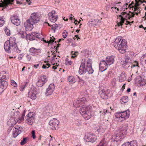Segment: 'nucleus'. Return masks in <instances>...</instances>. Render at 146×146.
<instances>
[{
	"label": "nucleus",
	"mask_w": 146,
	"mask_h": 146,
	"mask_svg": "<svg viewBox=\"0 0 146 146\" xmlns=\"http://www.w3.org/2000/svg\"><path fill=\"white\" fill-rule=\"evenodd\" d=\"M4 48L5 51L8 53L13 51L19 53L21 51L17 47L16 38L13 37H10L9 40L5 43Z\"/></svg>",
	"instance_id": "obj_1"
},
{
	"label": "nucleus",
	"mask_w": 146,
	"mask_h": 146,
	"mask_svg": "<svg viewBox=\"0 0 146 146\" xmlns=\"http://www.w3.org/2000/svg\"><path fill=\"white\" fill-rule=\"evenodd\" d=\"M92 60L90 59L86 61L85 59H83L79 70V73L82 74L88 72L89 74L93 73L94 70L92 67Z\"/></svg>",
	"instance_id": "obj_2"
},
{
	"label": "nucleus",
	"mask_w": 146,
	"mask_h": 146,
	"mask_svg": "<svg viewBox=\"0 0 146 146\" xmlns=\"http://www.w3.org/2000/svg\"><path fill=\"white\" fill-rule=\"evenodd\" d=\"M127 129V125H123L120 129L116 131L115 133V134L111 138V141H115L119 140L121 137L125 135Z\"/></svg>",
	"instance_id": "obj_3"
},
{
	"label": "nucleus",
	"mask_w": 146,
	"mask_h": 146,
	"mask_svg": "<svg viewBox=\"0 0 146 146\" xmlns=\"http://www.w3.org/2000/svg\"><path fill=\"white\" fill-rule=\"evenodd\" d=\"M119 17L120 18L119 21H117V25L119 27H122L123 24L124 23L125 20L129 19L131 18L134 16V14L130 12L129 13H127L125 12H122L121 15H119Z\"/></svg>",
	"instance_id": "obj_4"
},
{
	"label": "nucleus",
	"mask_w": 146,
	"mask_h": 146,
	"mask_svg": "<svg viewBox=\"0 0 146 146\" xmlns=\"http://www.w3.org/2000/svg\"><path fill=\"white\" fill-rule=\"evenodd\" d=\"M56 12L55 10H52L49 12L48 17L50 21L53 23H55L58 19V16L56 14Z\"/></svg>",
	"instance_id": "obj_5"
},
{
	"label": "nucleus",
	"mask_w": 146,
	"mask_h": 146,
	"mask_svg": "<svg viewBox=\"0 0 146 146\" xmlns=\"http://www.w3.org/2000/svg\"><path fill=\"white\" fill-rule=\"evenodd\" d=\"M29 19H30L33 24H35L39 21L40 18L37 13H34L31 14Z\"/></svg>",
	"instance_id": "obj_6"
},
{
	"label": "nucleus",
	"mask_w": 146,
	"mask_h": 146,
	"mask_svg": "<svg viewBox=\"0 0 146 146\" xmlns=\"http://www.w3.org/2000/svg\"><path fill=\"white\" fill-rule=\"evenodd\" d=\"M59 121L56 118H53L51 119L49 122L50 127L53 130H55L57 128L58 125L59 124Z\"/></svg>",
	"instance_id": "obj_7"
},
{
	"label": "nucleus",
	"mask_w": 146,
	"mask_h": 146,
	"mask_svg": "<svg viewBox=\"0 0 146 146\" xmlns=\"http://www.w3.org/2000/svg\"><path fill=\"white\" fill-rule=\"evenodd\" d=\"M86 101V98H82L81 99H79L77 100L74 101L73 103L74 106L76 108L80 107V106L84 105Z\"/></svg>",
	"instance_id": "obj_8"
},
{
	"label": "nucleus",
	"mask_w": 146,
	"mask_h": 146,
	"mask_svg": "<svg viewBox=\"0 0 146 146\" xmlns=\"http://www.w3.org/2000/svg\"><path fill=\"white\" fill-rule=\"evenodd\" d=\"M126 41L124 39H122L121 40V43L119 46L120 48H119L118 50L120 53H124L126 52L127 49Z\"/></svg>",
	"instance_id": "obj_9"
},
{
	"label": "nucleus",
	"mask_w": 146,
	"mask_h": 146,
	"mask_svg": "<svg viewBox=\"0 0 146 146\" xmlns=\"http://www.w3.org/2000/svg\"><path fill=\"white\" fill-rule=\"evenodd\" d=\"M46 81V77L43 76L38 78L36 84L38 87H41L45 84Z\"/></svg>",
	"instance_id": "obj_10"
},
{
	"label": "nucleus",
	"mask_w": 146,
	"mask_h": 146,
	"mask_svg": "<svg viewBox=\"0 0 146 146\" xmlns=\"http://www.w3.org/2000/svg\"><path fill=\"white\" fill-rule=\"evenodd\" d=\"M10 20L12 23L15 25L18 26L20 24V20L18 16L16 15H13L11 16Z\"/></svg>",
	"instance_id": "obj_11"
},
{
	"label": "nucleus",
	"mask_w": 146,
	"mask_h": 146,
	"mask_svg": "<svg viewBox=\"0 0 146 146\" xmlns=\"http://www.w3.org/2000/svg\"><path fill=\"white\" fill-rule=\"evenodd\" d=\"M84 139L86 141L93 143L95 141L96 138L93 134L88 133L85 135Z\"/></svg>",
	"instance_id": "obj_12"
},
{
	"label": "nucleus",
	"mask_w": 146,
	"mask_h": 146,
	"mask_svg": "<svg viewBox=\"0 0 146 146\" xmlns=\"http://www.w3.org/2000/svg\"><path fill=\"white\" fill-rule=\"evenodd\" d=\"M24 26L26 31H31L33 28V24L31 23L30 19H28L25 22Z\"/></svg>",
	"instance_id": "obj_13"
},
{
	"label": "nucleus",
	"mask_w": 146,
	"mask_h": 146,
	"mask_svg": "<svg viewBox=\"0 0 146 146\" xmlns=\"http://www.w3.org/2000/svg\"><path fill=\"white\" fill-rule=\"evenodd\" d=\"M26 122L30 125H32L34 120L33 114V113H29L26 117Z\"/></svg>",
	"instance_id": "obj_14"
},
{
	"label": "nucleus",
	"mask_w": 146,
	"mask_h": 146,
	"mask_svg": "<svg viewBox=\"0 0 146 146\" xmlns=\"http://www.w3.org/2000/svg\"><path fill=\"white\" fill-rule=\"evenodd\" d=\"M55 89V86L53 84L49 85L48 87L47 88L45 94L47 96L51 95L53 93Z\"/></svg>",
	"instance_id": "obj_15"
},
{
	"label": "nucleus",
	"mask_w": 146,
	"mask_h": 146,
	"mask_svg": "<svg viewBox=\"0 0 146 146\" xmlns=\"http://www.w3.org/2000/svg\"><path fill=\"white\" fill-rule=\"evenodd\" d=\"M108 65L105 60L101 61L99 65L100 70L103 72L106 70L108 68Z\"/></svg>",
	"instance_id": "obj_16"
},
{
	"label": "nucleus",
	"mask_w": 146,
	"mask_h": 146,
	"mask_svg": "<svg viewBox=\"0 0 146 146\" xmlns=\"http://www.w3.org/2000/svg\"><path fill=\"white\" fill-rule=\"evenodd\" d=\"M21 127L19 126L15 127L13 129V136L15 138L21 132Z\"/></svg>",
	"instance_id": "obj_17"
},
{
	"label": "nucleus",
	"mask_w": 146,
	"mask_h": 146,
	"mask_svg": "<svg viewBox=\"0 0 146 146\" xmlns=\"http://www.w3.org/2000/svg\"><path fill=\"white\" fill-rule=\"evenodd\" d=\"M29 52L30 54L33 56L38 55L41 53L40 49H37L34 47H31L30 48Z\"/></svg>",
	"instance_id": "obj_18"
},
{
	"label": "nucleus",
	"mask_w": 146,
	"mask_h": 146,
	"mask_svg": "<svg viewBox=\"0 0 146 146\" xmlns=\"http://www.w3.org/2000/svg\"><path fill=\"white\" fill-rule=\"evenodd\" d=\"M122 40L120 37H118L116 38L114 42V46L117 50L119 48H120L119 46L121 43Z\"/></svg>",
	"instance_id": "obj_19"
},
{
	"label": "nucleus",
	"mask_w": 146,
	"mask_h": 146,
	"mask_svg": "<svg viewBox=\"0 0 146 146\" xmlns=\"http://www.w3.org/2000/svg\"><path fill=\"white\" fill-rule=\"evenodd\" d=\"M114 57L113 56H108L106 57V60L105 61L108 66H110L114 63Z\"/></svg>",
	"instance_id": "obj_20"
},
{
	"label": "nucleus",
	"mask_w": 146,
	"mask_h": 146,
	"mask_svg": "<svg viewBox=\"0 0 146 146\" xmlns=\"http://www.w3.org/2000/svg\"><path fill=\"white\" fill-rule=\"evenodd\" d=\"M130 111L129 110L121 112V118L124 120L129 118L130 115Z\"/></svg>",
	"instance_id": "obj_21"
},
{
	"label": "nucleus",
	"mask_w": 146,
	"mask_h": 146,
	"mask_svg": "<svg viewBox=\"0 0 146 146\" xmlns=\"http://www.w3.org/2000/svg\"><path fill=\"white\" fill-rule=\"evenodd\" d=\"M4 82V81L1 82L0 81V94L3 92L7 86V82H5L4 84H3Z\"/></svg>",
	"instance_id": "obj_22"
},
{
	"label": "nucleus",
	"mask_w": 146,
	"mask_h": 146,
	"mask_svg": "<svg viewBox=\"0 0 146 146\" xmlns=\"http://www.w3.org/2000/svg\"><path fill=\"white\" fill-rule=\"evenodd\" d=\"M90 109V108L86 106L85 105H83L79 110V112L82 115L84 113H86V112Z\"/></svg>",
	"instance_id": "obj_23"
},
{
	"label": "nucleus",
	"mask_w": 146,
	"mask_h": 146,
	"mask_svg": "<svg viewBox=\"0 0 146 146\" xmlns=\"http://www.w3.org/2000/svg\"><path fill=\"white\" fill-rule=\"evenodd\" d=\"M4 2H2V3H0V7L4 8L6 7L9 4H11L12 3L11 2L10 0H3Z\"/></svg>",
	"instance_id": "obj_24"
},
{
	"label": "nucleus",
	"mask_w": 146,
	"mask_h": 146,
	"mask_svg": "<svg viewBox=\"0 0 146 146\" xmlns=\"http://www.w3.org/2000/svg\"><path fill=\"white\" fill-rule=\"evenodd\" d=\"M99 94L100 97L103 99H106L108 98V95L104 90H101L99 91Z\"/></svg>",
	"instance_id": "obj_25"
},
{
	"label": "nucleus",
	"mask_w": 146,
	"mask_h": 146,
	"mask_svg": "<svg viewBox=\"0 0 146 146\" xmlns=\"http://www.w3.org/2000/svg\"><path fill=\"white\" fill-rule=\"evenodd\" d=\"M21 114L18 111H16L14 113V117L15 118V120L18 121L19 120H21V117L20 116Z\"/></svg>",
	"instance_id": "obj_26"
},
{
	"label": "nucleus",
	"mask_w": 146,
	"mask_h": 146,
	"mask_svg": "<svg viewBox=\"0 0 146 146\" xmlns=\"http://www.w3.org/2000/svg\"><path fill=\"white\" fill-rule=\"evenodd\" d=\"M90 110L87 111L86 113H84L82 115L83 117L85 119V120H88L91 117V115L90 113Z\"/></svg>",
	"instance_id": "obj_27"
},
{
	"label": "nucleus",
	"mask_w": 146,
	"mask_h": 146,
	"mask_svg": "<svg viewBox=\"0 0 146 146\" xmlns=\"http://www.w3.org/2000/svg\"><path fill=\"white\" fill-rule=\"evenodd\" d=\"M28 96L33 100H35L36 99V92L30 91L28 93Z\"/></svg>",
	"instance_id": "obj_28"
},
{
	"label": "nucleus",
	"mask_w": 146,
	"mask_h": 146,
	"mask_svg": "<svg viewBox=\"0 0 146 146\" xmlns=\"http://www.w3.org/2000/svg\"><path fill=\"white\" fill-rule=\"evenodd\" d=\"M88 24L89 27H92L97 24V22L94 19H91L89 20Z\"/></svg>",
	"instance_id": "obj_29"
},
{
	"label": "nucleus",
	"mask_w": 146,
	"mask_h": 146,
	"mask_svg": "<svg viewBox=\"0 0 146 146\" xmlns=\"http://www.w3.org/2000/svg\"><path fill=\"white\" fill-rule=\"evenodd\" d=\"M131 62H129V63L125 62L123 60H121V63L122 65V66L125 68H128L131 64Z\"/></svg>",
	"instance_id": "obj_30"
},
{
	"label": "nucleus",
	"mask_w": 146,
	"mask_h": 146,
	"mask_svg": "<svg viewBox=\"0 0 146 146\" xmlns=\"http://www.w3.org/2000/svg\"><path fill=\"white\" fill-rule=\"evenodd\" d=\"M37 35V33L36 32H32L31 35H29V38L30 40H35V38L36 35Z\"/></svg>",
	"instance_id": "obj_31"
},
{
	"label": "nucleus",
	"mask_w": 146,
	"mask_h": 146,
	"mask_svg": "<svg viewBox=\"0 0 146 146\" xmlns=\"http://www.w3.org/2000/svg\"><path fill=\"white\" fill-rule=\"evenodd\" d=\"M18 33L21 35V36L23 38H25L26 37H27V38L28 37H29V35L27 34L26 32L23 31H20Z\"/></svg>",
	"instance_id": "obj_32"
},
{
	"label": "nucleus",
	"mask_w": 146,
	"mask_h": 146,
	"mask_svg": "<svg viewBox=\"0 0 146 146\" xmlns=\"http://www.w3.org/2000/svg\"><path fill=\"white\" fill-rule=\"evenodd\" d=\"M138 83L141 86H144L146 84V80L144 78H140L138 81Z\"/></svg>",
	"instance_id": "obj_33"
},
{
	"label": "nucleus",
	"mask_w": 146,
	"mask_h": 146,
	"mask_svg": "<svg viewBox=\"0 0 146 146\" xmlns=\"http://www.w3.org/2000/svg\"><path fill=\"white\" fill-rule=\"evenodd\" d=\"M132 8H133L134 12H135L134 15L136 14L137 15H138L139 13H140V7H132Z\"/></svg>",
	"instance_id": "obj_34"
},
{
	"label": "nucleus",
	"mask_w": 146,
	"mask_h": 146,
	"mask_svg": "<svg viewBox=\"0 0 146 146\" xmlns=\"http://www.w3.org/2000/svg\"><path fill=\"white\" fill-rule=\"evenodd\" d=\"M107 143L106 142L105 139H103L100 142L99 145H98V146H107Z\"/></svg>",
	"instance_id": "obj_35"
},
{
	"label": "nucleus",
	"mask_w": 146,
	"mask_h": 146,
	"mask_svg": "<svg viewBox=\"0 0 146 146\" xmlns=\"http://www.w3.org/2000/svg\"><path fill=\"white\" fill-rule=\"evenodd\" d=\"M68 80L70 84H73L75 82V79L72 76H70L68 78Z\"/></svg>",
	"instance_id": "obj_36"
},
{
	"label": "nucleus",
	"mask_w": 146,
	"mask_h": 146,
	"mask_svg": "<svg viewBox=\"0 0 146 146\" xmlns=\"http://www.w3.org/2000/svg\"><path fill=\"white\" fill-rule=\"evenodd\" d=\"M5 18L3 16H0V27L2 26L5 23Z\"/></svg>",
	"instance_id": "obj_37"
},
{
	"label": "nucleus",
	"mask_w": 146,
	"mask_h": 146,
	"mask_svg": "<svg viewBox=\"0 0 146 146\" xmlns=\"http://www.w3.org/2000/svg\"><path fill=\"white\" fill-rule=\"evenodd\" d=\"M58 25H57L56 24H55L52 25V26L51 27V29L53 31L54 33H55V30L58 29Z\"/></svg>",
	"instance_id": "obj_38"
},
{
	"label": "nucleus",
	"mask_w": 146,
	"mask_h": 146,
	"mask_svg": "<svg viewBox=\"0 0 146 146\" xmlns=\"http://www.w3.org/2000/svg\"><path fill=\"white\" fill-rule=\"evenodd\" d=\"M3 73H0V81L2 82L3 81L6 82L4 80H3V81H2L1 80L2 79H5L6 78V76L5 75H3ZM3 84H4V82H3Z\"/></svg>",
	"instance_id": "obj_39"
},
{
	"label": "nucleus",
	"mask_w": 146,
	"mask_h": 146,
	"mask_svg": "<svg viewBox=\"0 0 146 146\" xmlns=\"http://www.w3.org/2000/svg\"><path fill=\"white\" fill-rule=\"evenodd\" d=\"M126 79V77L124 74L122 73L119 78V80L122 82L125 80Z\"/></svg>",
	"instance_id": "obj_40"
},
{
	"label": "nucleus",
	"mask_w": 146,
	"mask_h": 146,
	"mask_svg": "<svg viewBox=\"0 0 146 146\" xmlns=\"http://www.w3.org/2000/svg\"><path fill=\"white\" fill-rule=\"evenodd\" d=\"M28 138L27 137L24 138L21 141L20 144L21 145H23L26 144L27 142V140Z\"/></svg>",
	"instance_id": "obj_41"
},
{
	"label": "nucleus",
	"mask_w": 146,
	"mask_h": 146,
	"mask_svg": "<svg viewBox=\"0 0 146 146\" xmlns=\"http://www.w3.org/2000/svg\"><path fill=\"white\" fill-rule=\"evenodd\" d=\"M128 100V97L126 96L123 97L121 99V101L124 103L127 102Z\"/></svg>",
	"instance_id": "obj_42"
},
{
	"label": "nucleus",
	"mask_w": 146,
	"mask_h": 146,
	"mask_svg": "<svg viewBox=\"0 0 146 146\" xmlns=\"http://www.w3.org/2000/svg\"><path fill=\"white\" fill-rule=\"evenodd\" d=\"M130 146H137V144L136 141H133L129 142Z\"/></svg>",
	"instance_id": "obj_43"
},
{
	"label": "nucleus",
	"mask_w": 146,
	"mask_h": 146,
	"mask_svg": "<svg viewBox=\"0 0 146 146\" xmlns=\"http://www.w3.org/2000/svg\"><path fill=\"white\" fill-rule=\"evenodd\" d=\"M124 61L125 62H131V60L130 58L127 56H126L125 57Z\"/></svg>",
	"instance_id": "obj_44"
},
{
	"label": "nucleus",
	"mask_w": 146,
	"mask_h": 146,
	"mask_svg": "<svg viewBox=\"0 0 146 146\" xmlns=\"http://www.w3.org/2000/svg\"><path fill=\"white\" fill-rule=\"evenodd\" d=\"M115 116L117 118H121V112L116 113L115 114Z\"/></svg>",
	"instance_id": "obj_45"
},
{
	"label": "nucleus",
	"mask_w": 146,
	"mask_h": 146,
	"mask_svg": "<svg viewBox=\"0 0 146 146\" xmlns=\"http://www.w3.org/2000/svg\"><path fill=\"white\" fill-rule=\"evenodd\" d=\"M68 58H66V62H65V64L66 65H71L72 63V62L71 60L68 61Z\"/></svg>",
	"instance_id": "obj_46"
},
{
	"label": "nucleus",
	"mask_w": 146,
	"mask_h": 146,
	"mask_svg": "<svg viewBox=\"0 0 146 146\" xmlns=\"http://www.w3.org/2000/svg\"><path fill=\"white\" fill-rule=\"evenodd\" d=\"M100 113H102V114L103 115H105L106 113H108L109 114H110V113L109 112L108 110H102L100 112Z\"/></svg>",
	"instance_id": "obj_47"
},
{
	"label": "nucleus",
	"mask_w": 146,
	"mask_h": 146,
	"mask_svg": "<svg viewBox=\"0 0 146 146\" xmlns=\"http://www.w3.org/2000/svg\"><path fill=\"white\" fill-rule=\"evenodd\" d=\"M68 32L67 31L65 30L62 33V36L64 38H66L67 36Z\"/></svg>",
	"instance_id": "obj_48"
},
{
	"label": "nucleus",
	"mask_w": 146,
	"mask_h": 146,
	"mask_svg": "<svg viewBox=\"0 0 146 146\" xmlns=\"http://www.w3.org/2000/svg\"><path fill=\"white\" fill-rule=\"evenodd\" d=\"M5 31L6 35L8 36H9L10 35V33L9 30L7 29H5Z\"/></svg>",
	"instance_id": "obj_49"
},
{
	"label": "nucleus",
	"mask_w": 146,
	"mask_h": 146,
	"mask_svg": "<svg viewBox=\"0 0 146 146\" xmlns=\"http://www.w3.org/2000/svg\"><path fill=\"white\" fill-rule=\"evenodd\" d=\"M11 83V84L14 87H16L17 86V84L14 80H12Z\"/></svg>",
	"instance_id": "obj_50"
},
{
	"label": "nucleus",
	"mask_w": 146,
	"mask_h": 146,
	"mask_svg": "<svg viewBox=\"0 0 146 146\" xmlns=\"http://www.w3.org/2000/svg\"><path fill=\"white\" fill-rule=\"evenodd\" d=\"M78 81L79 83L80 84H83L84 81L81 78L79 77L78 76Z\"/></svg>",
	"instance_id": "obj_51"
},
{
	"label": "nucleus",
	"mask_w": 146,
	"mask_h": 146,
	"mask_svg": "<svg viewBox=\"0 0 146 146\" xmlns=\"http://www.w3.org/2000/svg\"><path fill=\"white\" fill-rule=\"evenodd\" d=\"M26 58L27 59V60L30 61L31 60L32 57L29 54H27L26 55Z\"/></svg>",
	"instance_id": "obj_52"
},
{
	"label": "nucleus",
	"mask_w": 146,
	"mask_h": 146,
	"mask_svg": "<svg viewBox=\"0 0 146 146\" xmlns=\"http://www.w3.org/2000/svg\"><path fill=\"white\" fill-rule=\"evenodd\" d=\"M32 137H33V138L34 139L36 138V136L35 135V131L33 130L32 131Z\"/></svg>",
	"instance_id": "obj_53"
},
{
	"label": "nucleus",
	"mask_w": 146,
	"mask_h": 146,
	"mask_svg": "<svg viewBox=\"0 0 146 146\" xmlns=\"http://www.w3.org/2000/svg\"><path fill=\"white\" fill-rule=\"evenodd\" d=\"M27 84V82H26V84L24 85V86H22L20 88V91H22L25 88V86L26 85V84Z\"/></svg>",
	"instance_id": "obj_54"
},
{
	"label": "nucleus",
	"mask_w": 146,
	"mask_h": 146,
	"mask_svg": "<svg viewBox=\"0 0 146 146\" xmlns=\"http://www.w3.org/2000/svg\"><path fill=\"white\" fill-rule=\"evenodd\" d=\"M121 146H130L129 142H127L123 144Z\"/></svg>",
	"instance_id": "obj_55"
},
{
	"label": "nucleus",
	"mask_w": 146,
	"mask_h": 146,
	"mask_svg": "<svg viewBox=\"0 0 146 146\" xmlns=\"http://www.w3.org/2000/svg\"><path fill=\"white\" fill-rule=\"evenodd\" d=\"M81 121L80 120L78 119L76 121V123L77 124V125H79L81 124Z\"/></svg>",
	"instance_id": "obj_56"
},
{
	"label": "nucleus",
	"mask_w": 146,
	"mask_h": 146,
	"mask_svg": "<svg viewBox=\"0 0 146 146\" xmlns=\"http://www.w3.org/2000/svg\"><path fill=\"white\" fill-rule=\"evenodd\" d=\"M54 41V40L51 38V39L48 41L47 43H48V44H50L51 43H52Z\"/></svg>",
	"instance_id": "obj_57"
},
{
	"label": "nucleus",
	"mask_w": 146,
	"mask_h": 146,
	"mask_svg": "<svg viewBox=\"0 0 146 146\" xmlns=\"http://www.w3.org/2000/svg\"><path fill=\"white\" fill-rule=\"evenodd\" d=\"M133 21H132V22H129L127 21H126V25H127L128 24L131 25V23H133Z\"/></svg>",
	"instance_id": "obj_58"
},
{
	"label": "nucleus",
	"mask_w": 146,
	"mask_h": 146,
	"mask_svg": "<svg viewBox=\"0 0 146 146\" xmlns=\"http://www.w3.org/2000/svg\"><path fill=\"white\" fill-rule=\"evenodd\" d=\"M23 54H20V55L19 56V58L20 60H21L22 58L23 57Z\"/></svg>",
	"instance_id": "obj_59"
},
{
	"label": "nucleus",
	"mask_w": 146,
	"mask_h": 146,
	"mask_svg": "<svg viewBox=\"0 0 146 146\" xmlns=\"http://www.w3.org/2000/svg\"><path fill=\"white\" fill-rule=\"evenodd\" d=\"M76 52H73L72 51V52H71V53L72 54H74L75 55V56H71V57H75V56H76V54H75V53H76Z\"/></svg>",
	"instance_id": "obj_60"
},
{
	"label": "nucleus",
	"mask_w": 146,
	"mask_h": 146,
	"mask_svg": "<svg viewBox=\"0 0 146 146\" xmlns=\"http://www.w3.org/2000/svg\"><path fill=\"white\" fill-rule=\"evenodd\" d=\"M136 1V2L135 4V7H138L139 6V4L138 1Z\"/></svg>",
	"instance_id": "obj_61"
},
{
	"label": "nucleus",
	"mask_w": 146,
	"mask_h": 146,
	"mask_svg": "<svg viewBox=\"0 0 146 146\" xmlns=\"http://www.w3.org/2000/svg\"><path fill=\"white\" fill-rule=\"evenodd\" d=\"M49 67V66L47 67L44 64L42 66V68L43 69L48 68Z\"/></svg>",
	"instance_id": "obj_62"
},
{
	"label": "nucleus",
	"mask_w": 146,
	"mask_h": 146,
	"mask_svg": "<svg viewBox=\"0 0 146 146\" xmlns=\"http://www.w3.org/2000/svg\"><path fill=\"white\" fill-rule=\"evenodd\" d=\"M133 64H135L136 66H139L138 65V62L137 61H135L134 62Z\"/></svg>",
	"instance_id": "obj_63"
},
{
	"label": "nucleus",
	"mask_w": 146,
	"mask_h": 146,
	"mask_svg": "<svg viewBox=\"0 0 146 146\" xmlns=\"http://www.w3.org/2000/svg\"><path fill=\"white\" fill-rule=\"evenodd\" d=\"M143 58H144V60L145 61L146 63V53L144 55H143Z\"/></svg>",
	"instance_id": "obj_64"
}]
</instances>
